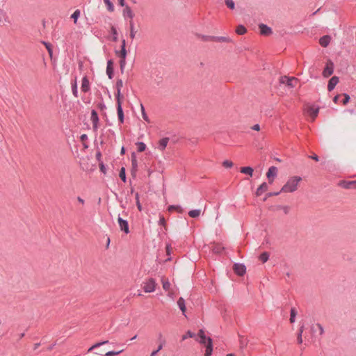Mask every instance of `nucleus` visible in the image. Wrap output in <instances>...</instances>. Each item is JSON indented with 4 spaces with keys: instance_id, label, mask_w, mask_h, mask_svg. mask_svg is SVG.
<instances>
[{
    "instance_id": "45",
    "label": "nucleus",
    "mask_w": 356,
    "mask_h": 356,
    "mask_svg": "<svg viewBox=\"0 0 356 356\" xmlns=\"http://www.w3.org/2000/svg\"><path fill=\"white\" fill-rule=\"evenodd\" d=\"M195 336V334L190 330H188L186 334L182 336V341L186 340L188 337L192 338Z\"/></svg>"
},
{
    "instance_id": "10",
    "label": "nucleus",
    "mask_w": 356,
    "mask_h": 356,
    "mask_svg": "<svg viewBox=\"0 0 356 356\" xmlns=\"http://www.w3.org/2000/svg\"><path fill=\"white\" fill-rule=\"evenodd\" d=\"M90 120L92 123V129L95 131H97L98 129V124H99V116L97 112L95 110H92L91 111V117Z\"/></svg>"
},
{
    "instance_id": "18",
    "label": "nucleus",
    "mask_w": 356,
    "mask_h": 356,
    "mask_svg": "<svg viewBox=\"0 0 356 356\" xmlns=\"http://www.w3.org/2000/svg\"><path fill=\"white\" fill-rule=\"evenodd\" d=\"M168 142H169V138L165 137V138H161L159 141L158 149H160L161 151H163L165 149V147H167Z\"/></svg>"
},
{
    "instance_id": "16",
    "label": "nucleus",
    "mask_w": 356,
    "mask_h": 356,
    "mask_svg": "<svg viewBox=\"0 0 356 356\" xmlns=\"http://www.w3.org/2000/svg\"><path fill=\"white\" fill-rule=\"evenodd\" d=\"M106 74L108 75V79H113V62L112 60H108L107 61Z\"/></svg>"
},
{
    "instance_id": "25",
    "label": "nucleus",
    "mask_w": 356,
    "mask_h": 356,
    "mask_svg": "<svg viewBox=\"0 0 356 356\" xmlns=\"http://www.w3.org/2000/svg\"><path fill=\"white\" fill-rule=\"evenodd\" d=\"M197 36L198 38H200L202 41L204 42L213 41L214 39V36L212 35L197 34Z\"/></svg>"
},
{
    "instance_id": "54",
    "label": "nucleus",
    "mask_w": 356,
    "mask_h": 356,
    "mask_svg": "<svg viewBox=\"0 0 356 356\" xmlns=\"http://www.w3.org/2000/svg\"><path fill=\"white\" fill-rule=\"evenodd\" d=\"M165 223V220L164 217L161 216L159 219V224L161 225H164Z\"/></svg>"
},
{
    "instance_id": "38",
    "label": "nucleus",
    "mask_w": 356,
    "mask_h": 356,
    "mask_svg": "<svg viewBox=\"0 0 356 356\" xmlns=\"http://www.w3.org/2000/svg\"><path fill=\"white\" fill-rule=\"evenodd\" d=\"M105 4L107 6V9L110 12H113L114 10V6L113 3L110 0H103Z\"/></svg>"
},
{
    "instance_id": "8",
    "label": "nucleus",
    "mask_w": 356,
    "mask_h": 356,
    "mask_svg": "<svg viewBox=\"0 0 356 356\" xmlns=\"http://www.w3.org/2000/svg\"><path fill=\"white\" fill-rule=\"evenodd\" d=\"M116 56L120 57V59H126L127 52L126 50V41L124 39L122 40V45L120 50H115V51Z\"/></svg>"
},
{
    "instance_id": "32",
    "label": "nucleus",
    "mask_w": 356,
    "mask_h": 356,
    "mask_svg": "<svg viewBox=\"0 0 356 356\" xmlns=\"http://www.w3.org/2000/svg\"><path fill=\"white\" fill-rule=\"evenodd\" d=\"M140 108H141V113H142L143 119L145 122H147L148 123L150 122V120H149V118H148V116H147V113H146V112L145 111V108H144V106H143V105L142 104H140Z\"/></svg>"
},
{
    "instance_id": "50",
    "label": "nucleus",
    "mask_w": 356,
    "mask_h": 356,
    "mask_svg": "<svg viewBox=\"0 0 356 356\" xmlns=\"http://www.w3.org/2000/svg\"><path fill=\"white\" fill-rule=\"evenodd\" d=\"M99 168H100V171L102 173L106 174V166L104 165V164L103 163V162L99 163Z\"/></svg>"
},
{
    "instance_id": "22",
    "label": "nucleus",
    "mask_w": 356,
    "mask_h": 356,
    "mask_svg": "<svg viewBox=\"0 0 356 356\" xmlns=\"http://www.w3.org/2000/svg\"><path fill=\"white\" fill-rule=\"evenodd\" d=\"M213 41L218 42H232V40L230 38L225 36H214Z\"/></svg>"
},
{
    "instance_id": "36",
    "label": "nucleus",
    "mask_w": 356,
    "mask_h": 356,
    "mask_svg": "<svg viewBox=\"0 0 356 356\" xmlns=\"http://www.w3.org/2000/svg\"><path fill=\"white\" fill-rule=\"evenodd\" d=\"M72 94L75 97H78V89H77V84H76V81L75 80V81L72 83Z\"/></svg>"
},
{
    "instance_id": "35",
    "label": "nucleus",
    "mask_w": 356,
    "mask_h": 356,
    "mask_svg": "<svg viewBox=\"0 0 356 356\" xmlns=\"http://www.w3.org/2000/svg\"><path fill=\"white\" fill-rule=\"evenodd\" d=\"M42 43L45 46L47 50L48 51V53L50 56H52L53 50H52V46L49 42L42 41Z\"/></svg>"
},
{
    "instance_id": "14",
    "label": "nucleus",
    "mask_w": 356,
    "mask_h": 356,
    "mask_svg": "<svg viewBox=\"0 0 356 356\" xmlns=\"http://www.w3.org/2000/svg\"><path fill=\"white\" fill-rule=\"evenodd\" d=\"M90 89V82L86 76H83L81 81V90L83 92H88Z\"/></svg>"
},
{
    "instance_id": "1",
    "label": "nucleus",
    "mask_w": 356,
    "mask_h": 356,
    "mask_svg": "<svg viewBox=\"0 0 356 356\" xmlns=\"http://www.w3.org/2000/svg\"><path fill=\"white\" fill-rule=\"evenodd\" d=\"M123 87V81L122 79H118L115 84V88H116V94H115V99L117 102V113L118 120L120 121V124H122L124 122V113L123 109L122 106V95L121 94V90Z\"/></svg>"
},
{
    "instance_id": "24",
    "label": "nucleus",
    "mask_w": 356,
    "mask_h": 356,
    "mask_svg": "<svg viewBox=\"0 0 356 356\" xmlns=\"http://www.w3.org/2000/svg\"><path fill=\"white\" fill-rule=\"evenodd\" d=\"M319 108L318 107H316L314 106H312L309 108L308 112L309 115L313 118H315L318 113Z\"/></svg>"
},
{
    "instance_id": "49",
    "label": "nucleus",
    "mask_w": 356,
    "mask_h": 356,
    "mask_svg": "<svg viewBox=\"0 0 356 356\" xmlns=\"http://www.w3.org/2000/svg\"><path fill=\"white\" fill-rule=\"evenodd\" d=\"M343 95L344 97V99H343V104H346L350 101V97L346 93H343Z\"/></svg>"
},
{
    "instance_id": "33",
    "label": "nucleus",
    "mask_w": 356,
    "mask_h": 356,
    "mask_svg": "<svg viewBox=\"0 0 356 356\" xmlns=\"http://www.w3.org/2000/svg\"><path fill=\"white\" fill-rule=\"evenodd\" d=\"M269 259V254L267 252H264L259 256V259L262 261V263L266 262Z\"/></svg>"
},
{
    "instance_id": "64",
    "label": "nucleus",
    "mask_w": 356,
    "mask_h": 356,
    "mask_svg": "<svg viewBox=\"0 0 356 356\" xmlns=\"http://www.w3.org/2000/svg\"><path fill=\"white\" fill-rule=\"evenodd\" d=\"M77 200H78L80 203H81L82 204H84V200H83V199H82L81 197H77Z\"/></svg>"
},
{
    "instance_id": "11",
    "label": "nucleus",
    "mask_w": 356,
    "mask_h": 356,
    "mask_svg": "<svg viewBox=\"0 0 356 356\" xmlns=\"http://www.w3.org/2000/svg\"><path fill=\"white\" fill-rule=\"evenodd\" d=\"M234 270L239 276H242L245 273L246 267L243 264L236 263L234 265Z\"/></svg>"
},
{
    "instance_id": "23",
    "label": "nucleus",
    "mask_w": 356,
    "mask_h": 356,
    "mask_svg": "<svg viewBox=\"0 0 356 356\" xmlns=\"http://www.w3.org/2000/svg\"><path fill=\"white\" fill-rule=\"evenodd\" d=\"M129 29H130V38L134 40L136 37V31L135 30V25L133 20H130L129 22Z\"/></svg>"
},
{
    "instance_id": "9",
    "label": "nucleus",
    "mask_w": 356,
    "mask_h": 356,
    "mask_svg": "<svg viewBox=\"0 0 356 356\" xmlns=\"http://www.w3.org/2000/svg\"><path fill=\"white\" fill-rule=\"evenodd\" d=\"M334 72V64L332 61L327 63L323 71V76L325 78L330 76Z\"/></svg>"
},
{
    "instance_id": "12",
    "label": "nucleus",
    "mask_w": 356,
    "mask_h": 356,
    "mask_svg": "<svg viewBox=\"0 0 356 356\" xmlns=\"http://www.w3.org/2000/svg\"><path fill=\"white\" fill-rule=\"evenodd\" d=\"M339 185L346 189H356V180L354 181H343Z\"/></svg>"
},
{
    "instance_id": "51",
    "label": "nucleus",
    "mask_w": 356,
    "mask_h": 356,
    "mask_svg": "<svg viewBox=\"0 0 356 356\" xmlns=\"http://www.w3.org/2000/svg\"><path fill=\"white\" fill-rule=\"evenodd\" d=\"M316 326H317V327L318 328L320 335L323 334V333H324V330H323V326H322L321 324H319V323H318V324L316 325Z\"/></svg>"
},
{
    "instance_id": "4",
    "label": "nucleus",
    "mask_w": 356,
    "mask_h": 356,
    "mask_svg": "<svg viewBox=\"0 0 356 356\" xmlns=\"http://www.w3.org/2000/svg\"><path fill=\"white\" fill-rule=\"evenodd\" d=\"M280 83L285 84L288 87L293 88L296 86L298 79L293 76H282L280 79Z\"/></svg>"
},
{
    "instance_id": "53",
    "label": "nucleus",
    "mask_w": 356,
    "mask_h": 356,
    "mask_svg": "<svg viewBox=\"0 0 356 356\" xmlns=\"http://www.w3.org/2000/svg\"><path fill=\"white\" fill-rule=\"evenodd\" d=\"M164 344L165 341H161L156 350L159 353L163 348Z\"/></svg>"
},
{
    "instance_id": "3",
    "label": "nucleus",
    "mask_w": 356,
    "mask_h": 356,
    "mask_svg": "<svg viewBox=\"0 0 356 356\" xmlns=\"http://www.w3.org/2000/svg\"><path fill=\"white\" fill-rule=\"evenodd\" d=\"M199 342L201 344L206 345V351L204 356H211L213 352L212 339L210 337L207 338L206 336H202V337L200 338Z\"/></svg>"
},
{
    "instance_id": "47",
    "label": "nucleus",
    "mask_w": 356,
    "mask_h": 356,
    "mask_svg": "<svg viewBox=\"0 0 356 356\" xmlns=\"http://www.w3.org/2000/svg\"><path fill=\"white\" fill-rule=\"evenodd\" d=\"M233 162L229 160H225L222 163V165L225 168H232L233 166Z\"/></svg>"
},
{
    "instance_id": "37",
    "label": "nucleus",
    "mask_w": 356,
    "mask_h": 356,
    "mask_svg": "<svg viewBox=\"0 0 356 356\" xmlns=\"http://www.w3.org/2000/svg\"><path fill=\"white\" fill-rule=\"evenodd\" d=\"M136 145L138 147V152H142L146 149V145L143 142H138Z\"/></svg>"
},
{
    "instance_id": "39",
    "label": "nucleus",
    "mask_w": 356,
    "mask_h": 356,
    "mask_svg": "<svg viewBox=\"0 0 356 356\" xmlns=\"http://www.w3.org/2000/svg\"><path fill=\"white\" fill-rule=\"evenodd\" d=\"M108 343V341H102V342H99V343H97L95 344H94L93 346H92L89 349H88V352L90 351H92L93 349L96 348H98L99 346H101L102 345H104V344H106Z\"/></svg>"
},
{
    "instance_id": "46",
    "label": "nucleus",
    "mask_w": 356,
    "mask_h": 356,
    "mask_svg": "<svg viewBox=\"0 0 356 356\" xmlns=\"http://www.w3.org/2000/svg\"><path fill=\"white\" fill-rule=\"evenodd\" d=\"M125 65H126V59H120V71L122 73H123V72H124Z\"/></svg>"
},
{
    "instance_id": "17",
    "label": "nucleus",
    "mask_w": 356,
    "mask_h": 356,
    "mask_svg": "<svg viewBox=\"0 0 356 356\" xmlns=\"http://www.w3.org/2000/svg\"><path fill=\"white\" fill-rule=\"evenodd\" d=\"M339 83V78L336 76H332L328 81L327 90L332 91L335 88L336 85Z\"/></svg>"
},
{
    "instance_id": "41",
    "label": "nucleus",
    "mask_w": 356,
    "mask_h": 356,
    "mask_svg": "<svg viewBox=\"0 0 356 356\" xmlns=\"http://www.w3.org/2000/svg\"><path fill=\"white\" fill-rule=\"evenodd\" d=\"M79 16H80V10H76L72 13V15H71V17L74 19V23H76V21H77L78 18L79 17Z\"/></svg>"
},
{
    "instance_id": "48",
    "label": "nucleus",
    "mask_w": 356,
    "mask_h": 356,
    "mask_svg": "<svg viewBox=\"0 0 356 356\" xmlns=\"http://www.w3.org/2000/svg\"><path fill=\"white\" fill-rule=\"evenodd\" d=\"M282 192L278 191V192H270V193H268L266 194V197L264 198V201L266 200V199L269 197H272V196H276V195H278L281 193Z\"/></svg>"
},
{
    "instance_id": "5",
    "label": "nucleus",
    "mask_w": 356,
    "mask_h": 356,
    "mask_svg": "<svg viewBox=\"0 0 356 356\" xmlns=\"http://www.w3.org/2000/svg\"><path fill=\"white\" fill-rule=\"evenodd\" d=\"M156 287V282L153 278H149L143 282V290L146 293H152L154 291Z\"/></svg>"
},
{
    "instance_id": "30",
    "label": "nucleus",
    "mask_w": 356,
    "mask_h": 356,
    "mask_svg": "<svg viewBox=\"0 0 356 356\" xmlns=\"http://www.w3.org/2000/svg\"><path fill=\"white\" fill-rule=\"evenodd\" d=\"M200 209H193L188 212V215L191 218H197L200 215Z\"/></svg>"
},
{
    "instance_id": "59",
    "label": "nucleus",
    "mask_w": 356,
    "mask_h": 356,
    "mask_svg": "<svg viewBox=\"0 0 356 356\" xmlns=\"http://www.w3.org/2000/svg\"><path fill=\"white\" fill-rule=\"evenodd\" d=\"M197 335H198V337H199L200 338H201V337H202V336H203V337H204V336H206L203 330H200V331H199V332H198Z\"/></svg>"
},
{
    "instance_id": "6",
    "label": "nucleus",
    "mask_w": 356,
    "mask_h": 356,
    "mask_svg": "<svg viewBox=\"0 0 356 356\" xmlns=\"http://www.w3.org/2000/svg\"><path fill=\"white\" fill-rule=\"evenodd\" d=\"M277 168L275 166H271L269 168L266 173V177L270 184L273 183L275 178L277 177Z\"/></svg>"
},
{
    "instance_id": "56",
    "label": "nucleus",
    "mask_w": 356,
    "mask_h": 356,
    "mask_svg": "<svg viewBox=\"0 0 356 356\" xmlns=\"http://www.w3.org/2000/svg\"><path fill=\"white\" fill-rule=\"evenodd\" d=\"M285 214H287L289 211V207L288 206H284L282 207Z\"/></svg>"
},
{
    "instance_id": "43",
    "label": "nucleus",
    "mask_w": 356,
    "mask_h": 356,
    "mask_svg": "<svg viewBox=\"0 0 356 356\" xmlns=\"http://www.w3.org/2000/svg\"><path fill=\"white\" fill-rule=\"evenodd\" d=\"M122 351H123V350H120L118 351H113V350L108 351L105 353L104 356H115V355L120 354Z\"/></svg>"
},
{
    "instance_id": "62",
    "label": "nucleus",
    "mask_w": 356,
    "mask_h": 356,
    "mask_svg": "<svg viewBox=\"0 0 356 356\" xmlns=\"http://www.w3.org/2000/svg\"><path fill=\"white\" fill-rule=\"evenodd\" d=\"M119 4L121 6H126L127 5H125V2H124V0H119Z\"/></svg>"
},
{
    "instance_id": "40",
    "label": "nucleus",
    "mask_w": 356,
    "mask_h": 356,
    "mask_svg": "<svg viewBox=\"0 0 356 356\" xmlns=\"http://www.w3.org/2000/svg\"><path fill=\"white\" fill-rule=\"evenodd\" d=\"M225 5L231 10L235 8V3L233 0H225Z\"/></svg>"
},
{
    "instance_id": "42",
    "label": "nucleus",
    "mask_w": 356,
    "mask_h": 356,
    "mask_svg": "<svg viewBox=\"0 0 356 356\" xmlns=\"http://www.w3.org/2000/svg\"><path fill=\"white\" fill-rule=\"evenodd\" d=\"M131 165L132 168L135 170H136L138 164H137V160L135 156V153H133L131 155Z\"/></svg>"
},
{
    "instance_id": "31",
    "label": "nucleus",
    "mask_w": 356,
    "mask_h": 356,
    "mask_svg": "<svg viewBox=\"0 0 356 356\" xmlns=\"http://www.w3.org/2000/svg\"><path fill=\"white\" fill-rule=\"evenodd\" d=\"M297 315V312L295 308H291L290 311V322L294 323L296 321V316Z\"/></svg>"
},
{
    "instance_id": "7",
    "label": "nucleus",
    "mask_w": 356,
    "mask_h": 356,
    "mask_svg": "<svg viewBox=\"0 0 356 356\" xmlns=\"http://www.w3.org/2000/svg\"><path fill=\"white\" fill-rule=\"evenodd\" d=\"M118 222L121 231L124 232L125 234L129 233V223L127 220H124L118 216Z\"/></svg>"
},
{
    "instance_id": "34",
    "label": "nucleus",
    "mask_w": 356,
    "mask_h": 356,
    "mask_svg": "<svg viewBox=\"0 0 356 356\" xmlns=\"http://www.w3.org/2000/svg\"><path fill=\"white\" fill-rule=\"evenodd\" d=\"M119 176L120 177V179H122V181L125 183L127 181V177H126V172H125V168L124 167H122L120 170V173H119Z\"/></svg>"
},
{
    "instance_id": "15",
    "label": "nucleus",
    "mask_w": 356,
    "mask_h": 356,
    "mask_svg": "<svg viewBox=\"0 0 356 356\" xmlns=\"http://www.w3.org/2000/svg\"><path fill=\"white\" fill-rule=\"evenodd\" d=\"M259 28L260 30V33L263 35H269L273 32L271 28L264 24H260L259 25Z\"/></svg>"
},
{
    "instance_id": "60",
    "label": "nucleus",
    "mask_w": 356,
    "mask_h": 356,
    "mask_svg": "<svg viewBox=\"0 0 356 356\" xmlns=\"http://www.w3.org/2000/svg\"><path fill=\"white\" fill-rule=\"evenodd\" d=\"M136 206H137V208L139 211H141L142 210V206L140 204V200H138V201H136Z\"/></svg>"
},
{
    "instance_id": "63",
    "label": "nucleus",
    "mask_w": 356,
    "mask_h": 356,
    "mask_svg": "<svg viewBox=\"0 0 356 356\" xmlns=\"http://www.w3.org/2000/svg\"><path fill=\"white\" fill-rule=\"evenodd\" d=\"M339 97H340V95H336V96L333 98V102H334V103H337V102H338V99H339Z\"/></svg>"
},
{
    "instance_id": "26",
    "label": "nucleus",
    "mask_w": 356,
    "mask_h": 356,
    "mask_svg": "<svg viewBox=\"0 0 356 356\" xmlns=\"http://www.w3.org/2000/svg\"><path fill=\"white\" fill-rule=\"evenodd\" d=\"M240 171L241 173L246 174L250 176H252V173H253V169H252V168H251L250 166L242 167L241 168Z\"/></svg>"
},
{
    "instance_id": "13",
    "label": "nucleus",
    "mask_w": 356,
    "mask_h": 356,
    "mask_svg": "<svg viewBox=\"0 0 356 356\" xmlns=\"http://www.w3.org/2000/svg\"><path fill=\"white\" fill-rule=\"evenodd\" d=\"M122 15L124 19L129 18L131 20H133L134 17V13L132 11L131 8L129 6H126L123 10Z\"/></svg>"
},
{
    "instance_id": "27",
    "label": "nucleus",
    "mask_w": 356,
    "mask_h": 356,
    "mask_svg": "<svg viewBox=\"0 0 356 356\" xmlns=\"http://www.w3.org/2000/svg\"><path fill=\"white\" fill-rule=\"evenodd\" d=\"M111 31L113 37V41L117 42L118 40V33L117 29L114 26H112L111 28Z\"/></svg>"
},
{
    "instance_id": "61",
    "label": "nucleus",
    "mask_w": 356,
    "mask_h": 356,
    "mask_svg": "<svg viewBox=\"0 0 356 356\" xmlns=\"http://www.w3.org/2000/svg\"><path fill=\"white\" fill-rule=\"evenodd\" d=\"M80 138H81V140L82 141H84V140H87V139H88V136H87L86 134H82V135L81 136Z\"/></svg>"
},
{
    "instance_id": "20",
    "label": "nucleus",
    "mask_w": 356,
    "mask_h": 356,
    "mask_svg": "<svg viewBox=\"0 0 356 356\" xmlns=\"http://www.w3.org/2000/svg\"><path fill=\"white\" fill-rule=\"evenodd\" d=\"M177 305L179 307V308L180 309V310L182 312L183 314L186 316V305H185V300L182 298V297H180L178 300H177Z\"/></svg>"
},
{
    "instance_id": "2",
    "label": "nucleus",
    "mask_w": 356,
    "mask_h": 356,
    "mask_svg": "<svg viewBox=\"0 0 356 356\" xmlns=\"http://www.w3.org/2000/svg\"><path fill=\"white\" fill-rule=\"evenodd\" d=\"M302 178L299 176H293L288 179L286 183L282 187L280 192L293 193L298 189V186Z\"/></svg>"
},
{
    "instance_id": "19",
    "label": "nucleus",
    "mask_w": 356,
    "mask_h": 356,
    "mask_svg": "<svg viewBox=\"0 0 356 356\" xmlns=\"http://www.w3.org/2000/svg\"><path fill=\"white\" fill-rule=\"evenodd\" d=\"M268 189V186L267 183L263 182L257 189L256 195L260 196L264 192L266 191Z\"/></svg>"
},
{
    "instance_id": "58",
    "label": "nucleus",
    "mask_w": 356,
    "mask_h": 356,
    "mask_svg": "<svg viewBox=\"0 0 356 356\" xmlns=\"http://www.w3.org/2000/svg\"><path fill=\"white\" fill-rule=\"evenodd\" d=\"M180 209L179 206L171 205L169 207L170 211L173 210V209Z\"/></svg>"
},
{
    "instance_id": "55",
    "label": "nucleus",
    "mask_w": 356,
    "mask_h": 356,
    "mask_svg": "<svg viewBox=\"0 0 356 356\" xmlns=\"http://www.w3.org/2000/svg\"><path fill=\"white\" fill-rule=\"evenodd\" d=\"M101 158H102V153L100 151H98L96 152V159L100 161H101Z\"/></svg>"
},
{
    "instance_id": "29",
    "label": "nucleus",
    "mask_w": 356,
    "mask_h": 356,
    "mask_svg": "<svg viewBox=\"0 0 356 356\" xmlns=\"http://www.w3.org/2000/svg\"><path fill=\"white\" fill-rule=\"evenodd\" d=\"M247 29L243 25H238L236 29V32L238 35H243L246 33Z\"/></svg>"
},
{
    "instance_id": "21",
    "label": "nucleus",
    "mask_w": 356,
    "mask_h": 356,
    "mask_svg": "<svg viewBox=\"0 0 356 356\" xmlns=\"http://www.w3.org/2000/svg\"><path fill=\"white\" fill-rule=\"evenodd\" d=\"M330 37L329 35H324L319 40L320 44L323 47H326L330 44Z\"/></svg>"
},
{
    "instance_id": "28",
    "label": "nucleus",
    "mask_w": 356,
    "mask_h": 356,
    "mask_svg": "<svg viewBox=\"0 0 356 356\" xmlns=\"http://www.w3.org/2000/svg\"><path fill=\"white\" fill-rule=\"evenodd\" d=\"M304 328H305L304 325H301L299 328V332H298V337H297V341L299 344L302 343V334L304 331Z\"/></svg>"
},
{
    "instance_id": "57",
    "label": "nucleus",
    "mask_w": 356,
    "mask_h": 356,
    "mask_svg": "<svg viewBox=\"0 0 356 356\" xmlns=\"http://www.w3.org/2000/svg\"><path fill=\"white\" fill-rule=\"evenodd\" d=\"M252 129L254 130V131H259L260 129V126L259 124H256L254 125H253L252 127Z\"/></svg>"
},
{
    "instance_id": "52",
    "label": "nucleus",
    "mask_w": 356,
    "mask_h": 356,
    "mask_svg": "<svg viewBox=\"0 0 356 356\" xmlns=\"http://www.w3.org/2000/svg\"><path fill=\"white\" fill-rule=\"evenodd\" d=\"M309 158L313 159V160H314V161H319V157L316 154H315L309 156Z\"/></svg>"
},
{
    "instance_id": "44",
    "label": "nucleus",
    "mask_w": 356,
    "mask_h": 356,
    "mask_svg": "<svg viewBox=\"0 0 356 356\" xmlns=\"http://www.w3.org/2000/svg\"><path fill=\"white\" fill-rule=\"evenodd\" d=\"M162 284H163V288L165 291H168L170 289V283L168 281V280H162Z\"/></svg>"
}]
</instances>
